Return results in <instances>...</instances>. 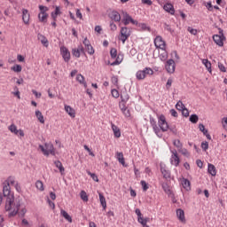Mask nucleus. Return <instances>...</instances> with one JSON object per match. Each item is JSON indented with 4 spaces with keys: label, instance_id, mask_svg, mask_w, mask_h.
<instances>
[{
    "label": "nucleus",
    "instance_id": "f257e3e1",
    "mask_svg": "<svg viewBox=\"0 0 227 227\" xmlns=\"http://www.w3.org/2000/svg\"><path fill=\"white\" fill-rule=\"evenodd\" d=\"M15 177L9 176L7 180L3 183V194L5 200V210L9 213V217H15L19 214V207H20V198H16L12 193V187L10 185H16Z\"/></svg>",
    "mask_w": 227,
    "mask_h": 227
},
{
    "label": "nucleus",
    "instance_id": "f03ea898",
    "mask_svg": "<svg viewBox=\"0 0 227 227\" xmlns=\"http://www.w3.org/2000/svg\"><path fill=\"white\" fill-rule=\"evenodd\" d=\"M158 123L159 127L160 128V132H167L169 129L170 132H172L173 134H177V129L176 126H168L166 121V117L164 115H160Z\"/></svg>",
    "mask_w": 227,
    "mask_h": 227
},
{
    "label": "nucleus",
    "instance_id": "7ed1b4c3",
    "mask_svg": "<svg viewBox=\"0 0 227 227\" xmlns=\"http://www.w3.org/2000/svg\"><path fill=\"white\" fill-rule=\"evenodd\" d=\"M225 40L226 37L224 36L223 30L219 27V34L213 35V41L217 46L223 47Z\"/></svg>",
    "mask_w": 227,
    "mask_h": 227
},
{
    "label": "nucleus",
    "instance_id": "20e7f679",
    "mask_svg": "<svg viewBox=\"0 0 227 227\" xmlns=\"http://www.w3.org/2000/svg\"><path fill=\"white\" fill-rule=\"evenodd\" d=\"M40 12L38 14L39 21L42 23H47V19H49V13L47 12L49 11V7L44 5H39Z\"/></svg>",
    "mask_w": 227,
    "mask_h": 227
},
{
    "label": "nucleus",
    "instance_id": "39448f33",
    "mask_svg": "<svg viewBox=\"0 0 227 227\" xmlns=\"http://www.w3.org/2000/svg\"><path fill=\"white\" fill-rule=\"evenodd\" d=\"M39 148L45 156H49V154L56 155V149L52 144H45L44 146L39 145Z\"/></svg>",
    "mask_w": 227,
    "mask_h": 227
},
{
    "label": "nucleus",
    "instance_id": "423d86ee",
    "mask_svg": "<svg viewBox=\"0 0 227 227\" xmlns=\"http://www.w3.org/2000/svg\"><path fill=\"white\" fill-rule=\"evenodd\" d=\"M130 36V30L127 27H121L120 31L119 40L125 43L128 38Z\"/></svg>",
    "mask_w": 227,
    "mask_h": 227
},
{
    "label": "nucleus",
    "instance_id": "0eeeda50",
    "mask_svg": "<svg viewBox=\"0 0 227 227\" xmlns=\"http://www.w3.org/2000/svg\"><path fill=\"white\" fill-rule=\"evenodd\" d=\"M171 157H170V164L177 168L179 166L180 159L177 154V151L176 149H171Z\"/></svg>",
    "mask_w": 227,
    "mask_h": 227
},
{
    "label": "nucleus",
    "instance_id": "6e6552de",
    "mask_svg": "<svg viewBox=\"0 0 227 227\" xmlns=\"http://www.w3.org/2000/svg\"><path fill=\"white\" fill-rule=\"evenodd\" d=\"M150 124L153 127V132L156 134V136L160 138L162 137L161 129L159 126H157L156 121L153 119V117H152V115H150Z\"/></svg>",
    "mask_w": 227,
    "mask_h": 227
},
{
    "label": "nucleus",
    "instance_id": "1a4fd4ad",
    "mask_svg": "<svg viewBox=\"0 0 227 227\" xmlns=\"http://www.w3.org/2000/svg\"><path fill=\"white\" fill-rule=\"evenodd\" d=\"M60 55L66 63L70 62L71 54L67 46H60Z\"/></svg>",
    "mask_w": 227,
    "mask_h": 227
},
{
    "label": "nucleus",
    "instance_id": "9d476101",
    "mask_svg": "<svg viewBox=\"0 0 227 227\" xmlns=\"http://www.w3.org/2000/svg\"><path fill=\"white\" fill-rule=\"evenodd\" d=\"M160 169L164 179L169 180L171 178V172L168 170V167H166L165 163H160Z\"/></svg>",
    "mask_w": 227,
    "mask_h": 227
},
{
    "label": "nucleus",
    "instance_id": "9b49d317",
    "mask_svg": "<svg viewBox=\"0 0 227 227\" xmlns=\"http://www.w3.org/2000/svg\"><path fill=\"white\" fill-rule=\"evenodd\" d=\"M165 69L168 74H174L176 70V63L172 59H169L166 61Z\"/></svg>",
    "mask_w": 227,
    "mask_h": 227
},
{
    "label": "nucleus",
    "instance_id": "f8f14e48",
    "mask_svg": "<svg viewBox=\"0 0 227 227\" xmlns=\"http://www.w3.org/2000/svg\"><path fill=\"white\" fill-rule=\"evenodd\" d=\"M81 54L85 55V51L82 44H79L76 48L72 49L73 57L79 59Z\"/></svg>",
    "mask_w": 227,
    "mask_h": 227
},
{
    "label": "nucleus",
    "instance_id": "ddd939ff",
    "mask_svg": "<svg viewBox=\"0 0 227 227\" xmlns=\"http://www.w3.org/2000/svg\"><path fill=\"white\" fill-rule=\"evenodd\" d=\"M154 44L157 49H160L161 51H164V48H166V43L161 37V35H157L155 37Z\"/></svg>",
    "mask_w": 227,
    "mask_h": 227
},
{
    "label": "nucleus",
    "instance_id": "4468645a",
    "mask_svg": "<svg viewBox=\"0 0 227 227\" xmlns=\"http://www.w3.org/2000/svg\"><path fill=\"white\" fill-rule=\"evenodd\" d=\"M163 9H164V11H166L167 12H168L171 15L175 14L174 5L172 4H170V3H166L163 5Z\"/></svg>",
    "mask_w": 227,
    "mask_h": 227
},
{
    "label": "nucleus",
    "instance_id": "2eb2a0df",
    "mask_svg": "<svg viewBox=\"0 0 227 227\" xmlns=\"http://www.w3.org/2000/svg\"><path fill=\"white\" fill-rule=\"evenodd\" d=\"M109 17L112 20L115 22H120L121 20V15L117 11H112L111 13L109 14Z\"/></svg>",
    "mask_w": 227,
    "mask_h": 227
},
{
    "label": "nucleus",
    "instance_id": "dca6fc26",
    "mask_svg": "<svg viewBox=\"0 0 227 227\" xmlns=\"http://www.w3.org/2000/svg\"><path fill=\"white\" fill-rule=\"evenodd\" d=\"M38 40L41 42L43 46H44L45 48L49 47V39H47L45 35L38 34Z\"/></svg>",
    "mask_w": 227,
    "mask_h": 227
},
{
    "label": "nucleus",
    "instance_id": "f3484780",
    "mask_svg": "<svg viewBox=\"0 0 227 227\" xmlns=\"http://www.w3.org/2000/svg\"><path fill=\"white\" fill-rule=\"evenodd\" d=\"M64 108H65L66 113L68 114V115L71 118L75 117V112H74V108H72V106H70V105H65Z\"/></svg>",
    "mask_w": 227,
    "mask_h": 227
},
{
    "label": "nucleus",
    "instance_id": "a211bd4d",
    "mask_svg": "<svg viewBox=\"0 0 227 227\" xmlns=\"http://www.w3.org/2000/svg\"><path fill=\"white\" fill-rule=\"evenodd\" d=\"M176 216H177L178 220H179L181 223H186L184 210H182V209H180V208L177 209V210H176Z\"/></svg>",
    "mask_w": 227,
    "mask_h": 227
},
{
    "label": "nucleus",
    "instance_id": "6ab92c4d",
    "mask_svg": "<svg viewBox=\"0 0 227 227\" xmlns=\"http://www.w3.org/2000/svg\"><path fill=\"white\" fill-rule=\"evenodd\" d=\"M181 184L184 190H186L187 192L191 191V183L189 179H185V177H183L181 179Z\"/></svg>",
    "mask_w": 227,
    "mask_h": 227
},
{
    "label": "nucleus",
    "instance_id": "aec40b11",
    "mask_svg": "<svg viewBox=\"0 0 227 227\" xmlns=\"http://www.w3.org/2000/svg\"><path fill=\"white\" fill-rule=\"evenodd\" d=\"M115 60L111 63V66H118L120 65L122 60H123V54L122 53H118L117 57L114 59Z\"/></svg>",
    "mask_w": 227,
    "mask_h": 227
},
{
    "label": "nucleus",
    "instance_id": "412c9836",
    "mask_svg": "<svg viewBox=\"0 0 227 227\" xmlns=\"http://www.w3.org/2000/svg\"><path fill=\"white\" fill-rule=\"evenodd\" d=\"M111 128L114 137L116 138H119L121 137V129L118 128V126H115V124H113V122H111Z\"/></svg>",
    "mask_w": 227,
    "mask_h": 227
},
{
    "label": "nucleus",
    "instance_id": "4be33fe9",
    "mask_svg": "<svg viewBox=\"0 0 227 227\" xmlns=\"http://www.w3.org/2000/svg\"><path fill=\"white\" fill-rule=\"evenodd\" d=\"M121 102H123V103H127L128 100L129 99V96L126 89L121 90Z\"/></svg>",
    "mask_w": 227,
    "mask_h": 227
},
{
    "label": "nucleus",
    "instance_id": "5701e85b",
    "mask_svg": "<svg viewBox=\"0 0 227 227\" xmlns=\"http://www.w3.org/2000/svg\"><path fill=\"white\" fill-rule=\"evenodd\" d=\"M207 173L209 175H211L212 176H216V168H215V165H213L212 163H208V165H207Z\"/></svg>",
    "mask_w": 227,
    "mask_h": 227
},
{
    "label": "nucleus",
    "instance_id": "b1692460",
    "mask_svg": "<svg viewBox=\"0 0 227 227\" xmlns=\"http://www.w3.org/2000/svg\"><path fill=\"white\" fill-rule=\"evenodd\" d=\"M22 20L25 24H29V11L27 9L22 12Z\"/></svg>",
    "mask_w": 227,
    "mask_h": 227
},
{
    "label": "nucleus",
    "instance_id": "393cba45",
    "mask_svg": "<svg viewBox=\"0 0 227 227\" xmlns=\"http://www.w3.org/2000/svg\"><path fill=\"white\" fill-rule=\"evenodd\" d=\"M54 165L57 168H59L61 175H65V167H63V163H61L59 160L54 161Z\"/></svg>",
    "mask_w": 227,
    "mask_h": 227
},
{
    "label": "nucleus",
    "instance_id": "a878e982",
    "mask_svg": "<svg viewBox=\"0 0 227 227\" xmlns=\"http://www.w3.org/2000/svg\"><path fill=\"white\" fill-rule=\"evenodd\" d=\"M160 185L164 191V192L168 195V196H171L172 195V192L170 191V188L168 184V183H164V182H161L160 183Z\"/></svg>",
    "mask_w": 227,
    "mask_h": 227
},
{
    "label": "nucleus",
    "instance_id": "bb28decb",
    "mask_svg": "<svg viewBox=\"0 0 227 227\" xmlns=\"http://www.w3.org/2000/svg\"><path fill=\"white\" fill-rule=\"evenodd\" d=\"M20 211V217H24V215H26V213L27 212V210L26 208H24V205L22 204V201L20 199V206L18 207V212Z\"/></svg>",
    "mask_w": 227,
    "mask_h": 227
},
{
    "label": "nucleus",
    "instance_id": "cd10ccee",
    "mask_svg": "<svg viewBox=\"0 0 227 227\" xmlns=\"http://www.w3.org/2000/svg\"><path fill=\"white\" fill-rule=\"evenodd\" d=\"M35 116L41 123H45V119H43V114L42 112H40V110H35Z\"/></svg>",
    "mask_w": 227,
    "mask_h": 227
},
{
    "label": "nucleus",
    "instance_id": "c85d7f7f",
    "mask_svg": "<svg viewBox=\"0 0 227 227\" xmlns=\"http://www.w3.org/2000/svg\"><path fill=\"white\" fill-rule=\"evenodd\" d=\"M159 58L162 62L167 60L168 51H166V48H164V50H162V52L160 53Z\"/></svg>",
    "mask_w": 227,
    "mask_h": 227
},
{
    "label": "nucleus",
    "instance_id": "c756f323",
    "mask_svg": "<svg viewBox=\"0 0 227 227\" xmlns=\"http://www.w3.org/2000/svg\"><path fill=\"white\" fill-rule=\"evenodd\" d=\"M202 64L206 67V68L207 69V71L209 73L212 72V69H211V62L207 59H202Z\"/></svg>",
    "mask_w": 227,
    "mask_h": 227
},
{
    "label": "nucleus",
    "instance_id": "7c9ffc66",
    "mask_svg": "<svg viewBox=\"0 0 227 227\" xmlns=\"http://www.w3.org/2000/svg\"><path fill=\"white\" fill-rule=\"evenodd\" d=\"M116 159L122 166H124L125 160L123 158V153H116Z\"/></svg>",
    "mask_w": 227,
    "mask_h": 227
},
{
    "label": "nucleus",
    "instance_id": "2f4dec72",
    "mask_svg": "<svg viewBox=\"0 0 227 227\" xmlns=\"http://www.w3.org/2000/svg\"><path fill=\"white\" fill-rule=\"evenodd\" d=\"M60 215L66 219L67 220L69 223H72V216L70 215H68V213H67V211L61 209L60 210Z\"/></svg>",
    "mask_w": 227,
    "mask_h": 227
},
{
    "label": "nucleus",
    "instance_id": "473e14b6",
    "mask_svg": "<svg viewBox=\"0 0 227 227\" xmlns=\"http://www.w3.org/2000/svg\"><path fill=\"white\" fill-rule=\"evenodd\" d=\"M142 72L144 73L145 77L146 75H153V70L151 67H145L142 70Z\"/></svg>",
    "mask_w": 227,
    "mask_h": 227
},
{
    "label": "nucleus",
    "instance_id": "72a5a7b5",
    "mask_svg": "<svg viewBox=\"0 0 227 227\" xmlns=\"http://www.w3.org/2000/svg\"><path fill=\"white\" fill-rule=\"evenodd\" d=\"M11 70H12V72H15L16 74H20V72H22V66L16 64L11 67Z\"/></svg>",
    "mask_w": 227,
    "mask_h": 227
},
{
    "label": "nucleus",
    "instance_id": "f704fd0d",
    "mask_svg": "<svg viewBox=\"0 0 227 227\" xmlns=\"http://www.w3.org/2000/svg\"><path fill=\"white\" fill-rule=\"evenodd\" d=\"M98 196H99L100 204H101V206L103 207V209L105 210V209L106 208V199H105V197L103 196V194H101V193H98Z\"/></svg>",
    "mask_w": 227,
    "mask_h": 227
},
{
    "label": "nucleus",
    "instance_id": "c9c22d12",
    "mask_svg": "<svg viewBox=\"0 0 227 227\" xmlns=\"http://www.w3.org/2000/svg\"><path fill=\"white\" fill-rule=\"evenodd\" d=\"M136 78L138 80V81H141V80H145V76L143 73V70H138L137 73H136Z\"/></svg>",
    "mask_w": 227,
    "mask_h": 227
},
{
    "label": "nucleus",
    "instance_id": "e433bc0d",
    "mask_svg": "<svg viewBox=\"0 0 227 227\" xmlns=\"http://www.w3.org/2000/svg\"><path fill=\"white\" fill-rule=\"evenodd\" d=\"M130 20H132V17L129 14L126 13L123 19L124 26H128L130 22Z\"/></svg>",
    "mask_w": 227,
    "mask_h": 227
},
{
    "label": "nucleus",
    "instance_id": "4c0bfd02",
    "mask_svg": "<svg viewBox=\"0 0 227 227\" xmlns=\"http://www.w3.org/2000/svg\"><path fill=\"white\" fill-rule=\"evenodd\" d=\"M9 130H11V132L15 134L16 136H19V129H17V126H15V124H12L11 126H9Z\"/></svg>",
    "mask_w": 227,
    "mask_h": 227
},
{
    "label": "nucleus",
    "instance_id": "58836bf2",
    "mask_svg": "<svg viewBox=\"0 0 227 227\" xmlns=\"http://www.w3.org/2000/svg\"><path fill=\"white\" fill-rule=\"evenodd\" d=\"M176 108L178 110V111H184V109H185V106L182 103V101H177L176 105Z\"/></svg>",
    "mask_w": 227,
    "mask_h": 227
},
{
    "label": "nucleus",
    "instance_id": "ea45409f",
    "mask_svg": "<svg viewBox=\"0 0 227 227\" xmlns=\"http://www.w3.org/2000/svg\"><path fill=\"white\" fill-rule=\"evenodd\" d=\"M35 187L37 188V190H39L41 192H43L45 190L43 188V183H42V181H36Z\"/></svg>",
    "mask_w": 227,
    "mask_h": 227
},
{
    "label": "nucleus",
    "instance_id": "a19ab883",
    "mask_svg": "<svg viewBox=\"0 0 227 227\" xmlns=\"http://www.w3.org/2000/svg\"><path fill=\"white\" fill-rule=\"evenodd\" d=\"M76 81H77L80 84H82V83H83V82H85V78H84V76H83L82 74H76Z\"/></svg>",
    "mask_w": 227,
    "mask_h": 227
},
{
    "label": "nucleus",
    "instance_id": "79ce46f5",
    "mask_svg": "<svg viewBox=\"0 0 227 227\" xmlns=\"http://www.w3.org/2000/svg\"><path fill=\"white\" fill-rule=\"evenodd\" d=\"M85 49L89 55H93L95 53V50L93 49V46L91 44L86 46Z\"/></svg>",
    "mask_w": 227,
    "mask_h": 227
},
{
    "label": "nucleus",
    "instance_id": "37998d69",
    "mask_svg": "<svg viewBox=\"0 0 227 227\" xmlns=\"http://www.w3.org/2000/svg\"><path fill=\"white\" fill-rule=\"evenodd\" d=\"M198 121H199V117H198V115H196V114H192V115L190 116V121L192 123L195 124L198 122Z\"/></svg>",
    "mask_w": 227,
    "mask_h": 227
},
{
    "label": "nucleus",
    "instance_id": "c03bdc74",
    "mask_svg": "<svg viewBox=\"0 0 227 227\" xmlns=\"http://www.w3.org/2000/svg\"><path fill=\"white\" fill-rule=\"evenodd\" d=\"M137 221H138V223H141L142 225H143V227H146V226H148V225H146V223H147V222H148V219L147 218H145V219H144L142 216L139 218H137Z\"/></svg>",
    "mask_w": 227,
    "mask_h": 227
},
{
    "label": "nucleus",
    "instance_id": "a18cd8bd",
    "mask_svg": "<svg viewBox=\"0 0 227 227\" xmlns=\"http://www.w3.org/2000/svg\"><path fill=\"white\" fill-rule=\"evenodd\" d=\"M110 56L113 59H114L118 56L117 50L115 48H111Z\"/></svg>",
    "mask_w": 227,
    "mask_h": 227
},
{
    "label": "nucleus",
    "instance_id": "49530a36",
    "mask_svg": "<svg viewBox=\"0 0 227 227\" xmlns=\"http://www.w3.org/2000/svg\"><path fill=\"white\" fill-rule=\"evenodd\" d=\"M80 197L84 202H87L89 200V198L84 191H82L80 192Z\"/></svg>",
    "mask_w": 227,
    "mask_h": 227
},
{
    "label": "nucleus",
    "instance_id": "de8ad7c7",
    "mask_svg": "<svg viewBox=\"0 0 227 227\" xmlns=\"http://www.w3.org/2000/svg\"><path fill=\"white\" fill-rule=\"evenodd\" d=\"M111 94H112V97L114 98H118L120 97V93H119L118 90H116V89H112Z\"/></svg>",
    "mask_w": 227,
    "mask_h": 227
},
{
    "label": "nucleus",
    "instance_id": "09e8293b",
    "mask_svg": "<svg viewBox=\"0 0 227 227\" xmlns=\"http://www.w3.org/2000/svg\"><path fill=\"white\" fill-rule=\"evenodd\" d=\"M140 184L144 192H146L149 189L148 183H146L145 181H140Z\"/></svg>",
    "mask_w": 227,
    "mask_h": 227
},
{
    "label": "nucleus",
    "instance_id": "8fccbe9b",
    "mask_svg": "<svg viewBox=\"0 0 227 227\" xmlns=\"http://www.w3.org/2000/svg\"><path fill=\"white\" fill-rule=\"evenodd\" d=\"M187 31L192 35H196L198 33V30L196 28H192V27H188Z\"/></svg>",
    "mask_w": 227,
    "mask_h": 227
},
{
    "label": "nucleus",
    "instance_id": "3c124183",
    "mask_svg": "<svg viewBox=\"0 0 227 227\" xmlns=\"http://www.w3.org/2000/svg\"><path fill=\"white\" fill-rule=\"evenodd\" d=\"M178 152L181 153L183 155L188 157L190 153H188L187 149H183V147L178 149Z\"/></svg>",
    "mask_w": 227,
    "mask_h": 227
},
{
    "label": "nucleus",
    "instance_id": "603ef678",
    "mask_svg": "<svg viewBox=\"0 0 227 227\" xmlns=\"http://www.w3.org/2000/svg\"><path fill=\"white\" fill-rule=\"evenodd\" d=\"M126 104H127V103H123V101H120V103H119V107H120L121 113H122L123 111H125L126 109H128L127 106H126Z\"/></svg>",
    "mask_w": 227,
    "mask_h": 227
},
{
    "label": "nucleus",
    "instance_id": "864d4df0",
    "mask_svg": "<svg viewBox=\"0 0 227 227\" xmlns=\"http://www.w3.org/2000/svg\"><path fill=\"white\" fill-rule=\"evenodd\" d=\"M199 129L204 134V136H205V134L208 133V131H207V129H206L204 124H199Z\"/></svg>",
    "mask_w": 227,
    "mask_h": 227
},
{
    "label": "nucleus",
    "instance_id": "5fc2aeb1",
    "mask_svg": "<svg viewBox=\"0 0 227 227\" xmlns=\"http://www.w3.org/2000/svg\"><path fill=\"white\" fill-rule=\"evenodd\" d=\"M111 82L114 86H118V76L113 75L111 78Z\"/></svg>",
    "mask_w": 227,
    "mask_h": 227
},
{
    "label": "nucleus",
    "instance_id": "6e6d98bb",
    "mask_svg": "<svg viewBox=\"0 0 227 227\" xmlns=\"http://www.w3.org/2000/svg\"><path fill=\"white\" fill-rule=\"evenodd\" d=\"M173 145L179 150V148L183 147V144H181L180 140H174Z\"/></svg>",
    "mask_w": 227,
    "mask_h": 227
},
{
    "label": "nucleus",
    "instance_id": "4d7b16f0",
    "mask_svg": "<svg viewBox=\"0 0 227 227\" xmlns=\"http://www.w3.org/2000/svg\"><path fill=\"white\" fill-rule=\"evenodd\" d=\"M218 68L221 72L226 73V67H224V65L223 63L218 62Z\"/></svg>",
    "mask_w": 227,
    "mask_h": 227
},
{
    "label": "nucleus",
    "instance_id": "13d9d810",
    "mask_svg": "<svg viewBox=\"0 0 227 227\" xmlns=\"http://www.w3.org/2000/svg\"><path fill=\"white\" fill-rule=\"evenodd\" d=\"M172 82H173V79H172L171 77H169V78L168 79L167 83H166V88H167V90H169V88H170L171 85H172Z\"/></svg>",
    "mask_w": 227,
    "mask_h": 227
},
{
    "label": "nucleus",
    "instance_id": "bf43d9fd",
    "mask_svg": "<svg viewBox=\"0 0 227 227\" xmlns=\"http://www.w3.org/2000/svg\"><path fill=\"white\" fill-rule=\"evenodd\" d=\"M83 148L89 153V155H90L91 157H95L94 153H92V151L88 147V145H83Z\"/></svg>",
    "mask_w": 227,
    "mask_h": 227
},
{
    "label": "nucleus",
    "instance_id": "052dcab7",
    "mask_svg": "<svg viewBox=\"0 0 227 227\" xmlns=\"http://www.w3.org/2000/svg\"><path fill=\"white\" fill-rule=\"evenodd\" d=\"M53 12H55V14L59 15V16L61 15V7L56 5Z\"/></svg>",
    "mask_w": 227,
    "mask_h": 227
},
{
    "label": "nucleus",
    "instance_id": "680f3d73",
    "mask_svg": "<svg viewBox=\"0 0 227 227\" xmlns=\"http://www.w3.org/2000/svg\"><path fill=\"white\" fill-rule=\"evenodd\" d=\"M88 175L90 176L93 181L98 182V176H96V174H92V172H88Z\"/></svg>",
    "mask_w": 227,
    "mask_h": 227
},
{
    "label": "nucleus",
    "instance_id": "e2e57ef3",
    "mask_svg": "<svg viewBox=\"0 0 227 227\" xmlns=\"http://www.w3.org/2000/svg\"><path fill=\"white\" fill-rule=\"evenodd\" d=\"M121 113L123 114V115H124L126 118H129V117H130V112H129V110H128V108H126L125 110H123Z\"/></svg>",
    "mask_w": 227,
    "mask_h": 227
},
{
    "label": "nucleus",
    "instance_id": "0e129e2a",
    "mask_svg": "<svg viewBox=\"0 0 227 227\" xmlns=\"http://www.w3.org/2000/svg\"><path fill=\"white\" fill-rule=\"evenodd\" d=\"M110 29H111L113 32L116 31V29H117V26H116L115 23H114V21H111V22H110Z\"/></svg>",
    "mask_w": 227,
    "mask_h": 227
},
{
    "label": "nucleus",
    "instance_id": "69168bd1",
    "mask_svg": "<svg viewBox=\"0 0 227 227\" xmlns=\"http://www.w3.org/2000/svg\"><path fill=\"white\" fill-rule=\"evenodd\" d=\"M201 148L206 152L208 149V142H202Z\"/></svg>",
    "mask_w": 227,
    "mask_h": 227
},
{
    "label": "nucleus",
    "instance_id": "338daca9",
    "mask_svg": "<svg viewBox=\"0 0 227 227\" xmlns=\"http://www.w3.org/2000/svg\"><path fill=\"white\" fill-rule=\"evenodd\" d=\"M170 114H171V116H173L175 118H177V116H178L177 112L176 110H174V108L170 109Z\"/></svg>",
    "mask_w": 227,
    "mask_h": 227
},
{
    "label": "nucleus",
    "instance_id": "774afa93",
    "mask_svg": "<svg viewBox=\"0 0 227 227\" xmlns=\"http://www.w3.org/2000/svg\"><path fill=\"white\" fill-rule=\"evenodd\" d=\"M223 127L225 130H227V117H223Z\"/></svg>",
    "mask_w": 227,
    "mask_h": 227
}]
</instances>
